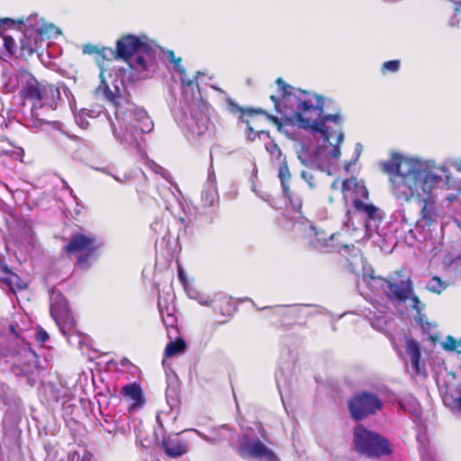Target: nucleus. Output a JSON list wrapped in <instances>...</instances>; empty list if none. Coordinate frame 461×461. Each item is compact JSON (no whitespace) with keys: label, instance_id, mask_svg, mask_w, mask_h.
<instances>
[{"label":"nucleus","instance_id":"1","mask_svg":"<svg viewBox=\"0 0 461 461\" xmlns=\"http://www.w3.org/2000/svg\"><path fill=\"white\" fill-rule=\"evenodd\" d=\"M282 96L271 95L276 111L285 122L296 121L305 130L321 132L325 141L332 147L330 156L340 157V144L344 140L339 113L324 114V98L314 93L295 88L282 77L276 80Z\"/></svg>","mask_w":461,"mask_h":461},{"label":"nucleus","instance_id":"2","mask_svg":"<svg viewBox=\"0 0 461 461\" xmlns=\"http://www.w3.org/2000/svg\"><path fill=\"white\" fill-rule=\"evenodd\" d=\"M379 167L388 176L390 190L395 199L404 203L422 202L418 226L429 228L437 222L438 209L430 192L434 185L442 182L441 176L422 162L396 152L389 159L381 161Z\"/></svg>","mask_w":461,"mask_h":461},{"label":"nucleus","instance_id":"3","mask_svg":"<svg viewBox=\"0 0 461 461\" xmlns=\"http://www.w3.org/2000/svg\"><path fill=\"white\" fill-rule=\"evenodd\" d=\"M354 449L368 458H380L392 454L393 449L389 440L382 435L367 429L362 424H357L353 429Z\"/></svg>","mask_w":461,"mask_h":461},{"label":"nucleus","instance_id":"4","mask_svg":"<svg viewBox=\"0 0 461 461\" xmlns=\"http://www.w3.org/2000/svg\"><path fill=\"white\" fill-rule=\"evenodd\" d=\"M100 245L95 237L77 232L71 235L62 251L68 257L77 255L76 266L81 270H88L92 267L93 260L97 257Z\"/></svg>","mask_w":461,"mask_h":461},{"label":"nucleus","instance_id":"5","mask_svg":"<svg viewBox=\"0 0 461 461\" xmlns=\"http://www.w3.org/2000/svg\"><path fill=\"white\" fill-rule=\"evenodd\" d=\"M21 97L23 99L31 100L33 102L32 109V116H37L36 104H42V105H56L60 99L59 87L44 82H39L35 77H32L26 84L22 87Z\"/></svg>","mask_w":461,"mask_h":461},{"label":"nucleus","instance_id":"6","mask_svg":"<svg viewBox=\"0 0 461 461\" xmlns=\"http://www.w3.org/2000/svg\"><path fill=\"white\" fill-rule=\"evenodd\" d=\"M228 104L232 113H240L238 117V123L246 125L247 136L249 140L253 141L256 140V137H260L261 135L269 136L268 131L264 129H255L252 126V122H254V115H264L269 122L276 125L278 130L283 127L281 119L276 115L270 114L262 108H243L230 98L228 99Z\"/></svg>","mask_w":461,"mask_h":461},{"label":"nucleus","instance_id":"7","mask_svg":"<svg viewBox=\"0 0 461 461\" xmlns=\"http://www.w3.org/2000/svg\"><path fill=\"white\" fill-rule=\"evenodd\" d=\"M383 402L377 394L369 391H359L348 400V410L355 421H361L383 409Z\"/></svg>","mask_w":461,"mask_h":461},{"label":"nucleus","instance_id":"8","mask_svg":"<svg viewBox=\"0 0 461 461\" xmlns=\"http://www.w3.org/2000/svg\"><path fill=\"white\" fill-rule=\"evenodd\" d=\"M156 54V48L149 43L127 62L136 79H146L155 72L157 68Z\"/></svg>","mask_w":461,"mask_h":461},{"label":"nucleus","instance_id":"9","mask_svg":"<svg viewBox=\"0 0 461 461\" xmlns=\"http://www.w3.org/2000/svg\"><path fill=\"white\" fill-rule=\"evenodd\" d=\"M37 17L26 18V23L19 32H22V36L19 38L20 50L23 56H32L39 49V44L43 41L42 34L43 30L39 23H32V20H36Z\"/></svg>","mask_w":461,"mask_h":461},{"label":"nucleus","instance_id":"10","mask_svg":"<svg viewBox=\"0 0 461 461\" xmlns=\"http://www.w3.org/2000/svg\"><path fill=\"white\" fill-rule=\"evenodd\" d=\"M238 453L244 459H262L267 461H278L276 453L268 448L259 438H250L248 435H243L239 444Z\"/></svg>","mask_w":461,"mask_h":461},{"label":"nucleus","instance_id":"11","mask_svg":"<svg viewBox=\"0 0 461 461\" xmlns=\"http://www.w3.org/2000/svg\"><path fill=\"white\" fill-rule=\"evenodd\" d=\"M149 43L145 36L142 39L133 34H124L116 41L115 51L113 50L112 54L117 59L129 62L134 54L136 55Z\"/></svg>","mask_w":461,"mask_h":461},{"label":"nucleus","instance_id":"12","mask_svg":"<svg viewBox=\"0 0 461 461\" xmlns=\"http://www.w3.org/2000/svg\"><path fill=\"white\" fill-rule=\"evenodd\" d=\"M382 287L387 298L400 303H405L413 293V283L411 276L399 282L384 279Z\"/></svg>","mask_w":461,"mask_h":461},{"label":"nucleus","instance_id":"13","mask_svg":"<svg viewBox=\"0 0 461 461\" xmlns=\"http://www.w3.org/2000/svg\"><path fill=\"white\" fill-rule=\"evenodd\" d=\"M121 393L125 399L131 402L128 407L129 412L140 409L145 403L141 387L135 382L124 385L122 388Z\"/></svg>","mask_w":461,"mask_h":461},{"label":"nucleus","instance_id":"14","mask_svg":"<svg viewBox=\"0 0 461 461\" xmlns=\"http://www.w3.org/2000/svg\"><path fill=\"white\" fill-rule=\"evenodd\" d=\"M278 177L281 182L283 193L290 201L291 205L295 210H300L302 207V200L293 194L290 190L289 181L291 179V173L288 168L287 162L284 159L278 168Z\"/></svg>","mask_w":461,"mask_h":461},{"label":"nucleus","instance_id":"15","mask_svg":"<svg viewBox=\"0 0 461 461\" xmlns=\"http://www.w3.org/2000/svg\"><path fill=\"white\" fill-rule=\"evenodd\" d=\"M50 312L59 328L74 325V320L67 303H58L51 304Z\"/></svg>","mask_w":461,"mask_h":461},{"label":"nucleus","instance_id":"16","mask_svg":"<svg viewBox=\"0 0 461 461\" xmlns=\"http://www.w3.org/2000/svg\"><path fill=\"white\" fill-rule=\"evenodd\" d=\"M212 303L214 312L226 318V320L221 321L222 323L226 322L228 319L232 317L237 310L236 303L230 296H219L218 298L213 299Z\"/></svg>","mask_w":461,"mask_h":461},{"label":"nucleus","instance_id":"17","mask_svg":"<svg viewBox=\"0 0 461 461\" xmlns=\"http://www.w3.org/2000/svg\"><path fill=\"white\" fill-rule=\"evenodd\" d=\"M405 352L410 357L411 364L416 374L425 372V364L420 361V347L413 339L406 341Z\"/></svg>","mask_w":461,"mask_h":461},{"label":"nucleus","instance_id":"18","mask_svg":"<svg viewBox=\"0 0 461 461\" xmlns=\"http://www.w3.org/2000/svg\"><path fill=\"white\" fill-rule=\"evenodd\" d=\"M0 282L6 285L13 292L15 290L22 291L27 287L25 282L17 274L11 271L7 266L2 267Z\"/></svg>","mask_w":461,"mask_h":461},{"label":"nucleus","instance_id":"19","mask_svg":"<svg viewBox=\"0 0 461 461\" xmlns=\"http://www.w3.org/2000/svg\"><path fill=\"white\" fill-rule=\"evenodd\" d=\"M162 447L166 455L169 457H177L187 451V447L184 441L177 438H164L162 441Z\"/></svg>","mask_w":461,"mask_h":461},{"label":"nucleus","instance_id":"20","mask_svg":"<svg viewBox=\"0 0 461 461\" xmlns=\"http://www.w3.org/2000/svg\"><path fill=\"white\" fill-rule=\"evenodd\" d=\"M353 207L355 212L363 213L369 220H375L377 218L378 208L374 204L366 203L362 200L356 198L353 201Z\"/></svg>","mask_w":461,"mask_h":461},{"label":"nucleus","instance_id":"21","mask_svg":"<svg viewBox=\"0 0 461 461\" xmlns=\"http://www.w3.org/2000/svg\"><path fill=\"white\" fill-rule=\"evenodd\" d=\"M186 344L183 339H176L175 341H170L165 348L164 355L167 357H172L185 350Z\"/></svg>","mask_w":461,"mask_h":461},{"label":"nucleus","instance_id":"22","mask_svg":"<svg viewBox=\"0 0 461 461\" xmlns=\"http://www.w3.org/2000/svg\"><path fill=\"white\" fill-rule=\"evenodd\" d=\"M26 23V19H12V18H3L0 19V35H2L4 31L14 29L16 31L22 30L23 24Z\"/></svg>","mask_w":461,"mask_h":461},{"label":"nucleus","instance_id":"23","mask_svg":"<svg viewBox=\"0 0 461 461\" xmlns=\"http://www.w3.org/2000/svg\"><path fill=\"white\" fill-rule=\"evenodd\" d=\"M104 95L105 99L115 107L121 106L120 99L122 98L119 90L113 91L108 86L104 88Z\"/></svg>","mask_w":461,"mask_h":461},{"label":"nucleus","instance_id":"24","mask_svg":"<svg viewBox=\"0 0 461 461\" xmlns=\"http://www.w3.org/2000/svg\"><path fill=\"white\" fill-rule=\"evenodd\" d=\"M107 51L113 53V50L111 48L99 49L97 46L92 44H86L83 47V52L85 54H97L99 56H102L103 58H105V53Z\"/></svg>","mask_w":461,"mask_h":461},{"label":"nucleus","instance_id":"25","mask_svg":"<svg viewBox=\"0 0 461 461\" xmlns=\"http://www.w3.org/2000/svg\"><path fill=\"white\" fill-rule=\"evenodd\" d=\"M427 287L430 292L439 294L447 285L438 276H435L431 278Z\"/></svg>","mask_w":461,"mask_h":461},{"label":"nucleus","instance_id":"26","mask_svg":"<svg viewBox=\"0 0 461 461\" xmlns=\"http://www.w3.org/2000/svg\"><path fill=\"white\" fill-rule=\"evenodd\" d=\"M401 67V61L399 59H393L389 61H385L381 68V71L384 75L386 73H395L399 70Z\"/></svg>","mask_w":461,"mask_h":461},{"label":"nucleus","instance_id":"27","mask_svg":"<svg viewBox=\"0 0 461 461\" xmlns=\"http://www.w3.org/2000/svg\"><path fill=\"white\" fill-rule=\"evenodd\" d=\"M167 57L179 74L182 75L185 72V69L181 66L182 59L180 57H176L173 50H167Z\"/></svg>","mask_w":461,"mask_h":461},{"label":"nucleus","instance_id":"28","mask_svg":"<svg viewBox=\"0 0 461 461\" xmlns=\"http://www.w3.org/2000/svg\"><path fill=\"white\" fill-rule=\"evenodd\" d=\"M2 37L4 40V46L6 51L11 55L14 54L16 52V43L14 37L3 34Z\"/></svg>","mask_w":461,"mask_h":461},{"label":"nucleus","instance_id":"29","mask_svg":"<svg viewBox=\"0 0 461 461\" xmlns=\"http://www.w3.org/2000/svg\"><path fill=\"white\" fill-rule=\"evenodd\" d=\"M443 348L446 349V350H449V351H454L457 348V345H456V339L452 337V336H447L446 338V341L444 342L443 344Z\"/></svg>","mask_w":461,"mask_h":461},{"label":"nucleus","instance_id":"30","mask_svg":"<svg viewBox=\"0 0 461 461\" xmlns=\"http://www.w3.org/2000/svg\"><path fill=\"white\" fill-rule=\"evenodd\" d=\"M36 340L39 343L44 344L49 339V334L43 329H39L35 335Z\"/></svg>","mask_w":461,"mask_h":461},{"label":"nucleus","instance_id":"31","mask_svg":"<svg viewBox=\"0 0 461 461\" xmlns=\"http://www.w3.org/2000/svg\"><path fill=\"white\" fill-rule=\"evenodd\" d=\"M76 454L77 455V461H94V455L87 450H84L82 455H79L77 452H75Z\"/></svg>","mask_w":461,"mask_h":461},{"label":"nucleus","instance_id":"32","mask_svg":"<svg viewBox=\"0 0 461 461\" xmlns=\"http://www.w3.org/2000/svg\"><path fill=\"white\" fill-rule=\"evenodd\" d=\"M356 192L357 194L362 197L363 199H368V191L365 186H356Z\"/></svg>","mask_w":461,"mask_h":461},{"label":"nucleus","instance_id":"33","mask_svg":"<svg viewBox=\"0 0 461 461\" xmlns=\"http://www.w3.org/2000/svg\"><path fill=\"white\" fill-rule=\"evenodd\" d=\"M177 276H178V279L179 281L184 285H185L187 284V279H186V276H185V271L183 270L182 267H178L177 268Z\"/></svg>","mask_w":461,"mask_h":461},{"label":"nucleus","instance_id":"34","mask_svg":"<svg viewBox=\"0 0 461 461\" xmlns=\"http://www.w3.org/2000/svg\"><path fill=\"white\" fill-rule=\"evenodd\" d=\"M409 299H411L413 303L412 308L419 312L420 311V309L419 307V305L420 304V301L419 297L412 294H411Z\"/></svg>","mask_w":461,"mask_h":461},{"label":"nucleus","instance_id":"35","mask_svg":"<svg viewBox=\"0 0 461 461\" xmlns=\"http://www.w3.org/2000/svg\"><path fill=\"white\" fill-rule=\"evenodd\" d=\"M8 126L7 120L3 113H0V131H5Z\"/></svg>","mask_w":461,"mask_h":461},{"label":"nucleus","instance_id":"36","mask_svg":"<svg viewBox=\"0 0 461 461\" xmlns=\"http://www.w3.org/2000/svg\"><path fill=\"white\" fill-rule=\"evenodd\" d=\"M302 177H303V178H304V179L309 183V185H310V186H311V187H312V186H313V184H312V180L313 179V176H312V175H311V176H309V178H308V177H307V173H306V172H304V171H303V172H302Z\"/></svg>","mask_w":461,"mask_h":461},{"label":"nucleus","instance_id":"37","mask_svg":"<svg viewBox=\"0 0 461 461\" xmlns=\"http://www.w3.org/2000/svg\"><path fill=\"white\" fill-rule=\"evenodd\" d=\"M259 122H260L259 120L256 117V115H254V122H252V126L255 129H262Z\"/></svg>","mask_w":461,"mask_h":461},{"label":"nucleus","instance_id":"38","mask_svg":"<svg viewBox=\"0 0 461 461\" xmlns=\"http://www.w3.org/2000/svg\"><path fill=\"white\" fill-rule=\"evenodd\" d=\"M460 393H461V384H460ZM456 402L457 404L458 409L461 411V395L456 398Z\"/></svg>","mask_w":461,"mask_h":461},{"label":"nucleus","instance_id":"39","mask_svg":"<svg viewBox=\"0 0 461 461\" xmlns=\"http://www.w3.org/2000/svg\"><path fill=\"white\" fill-rule=\"evenodd\" d=\"M274 149L277 150L278 154L281 156V150L276 144H274Z\"/></svg>","mask_w":461,"mask_h":461},{"label":"nucleus","instance_id":"40","mask_svg":"<svg viewBox=\"0 0 461 461\" xmlns=\"http://www.w3.org/2000/svg\"><path fill=\"white\" fill-rule=\"evenodd\" d=\"M12 145H13L14 148L20 149V150H21V152H22V153H23V152H24V151H23V149L21 147L17 146L15 143H12Z\"/></svg>","mask_w":461,"mask_h":461},{"label":"nucleus","instance_id":"41","mask_svg":"<svg viewBox=\"0 0 461 461\" xmlns=\"http://www.w3.org/2000/svg\"><path fill=\"white\" fill-rule=\"evenodd\" d=\"M44 123H46V121H45V120H40V122H39V125H42V124H44Z\"/></svg>","mask_w":461,"mask_h":461},{"label":"nucleus","instance_id":"42","mask_svg":"<svg viewBox=\"0 0 461 461\" xmlns=\"http://www.w3.org/2000/svg\"><path fill=\"white\" fill-rule=\"evenodd\" d=\"M456 345H457V347L461 346V340H456Z\"/></svg>","mask_w":461,"mask_h":461},{"label":"nucleus","instance_id":"43","mask_svg":"<svg viewBox=\"0 0 461 461\" xmlns=\"http://www.w3.org/2000/svg\"><path fill=\"white\" fill-rule=\"evenodd\" d=\"M311 244H312L314 247H316V244H315L314 240H311Z\"/></svg>","mask_w":461,"mask_h":461},{"label":"nucleus","instance_id":"44","mask_svg":"<svg viewBox=\"0 0 461 461\" xmlns=\"http://www.w3.org/2000/svg\"><path fill=\"white\" fill-rule=\"evenodd\" d=\"M321 245H322V246H325V245H327L326 241H325V242H323V243H321Z\"/></svg>","mask_w":461,"mask_h":461}]
</instances>
